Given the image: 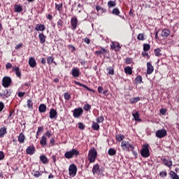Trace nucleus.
Returning <instances> with one entry per match:
<instances>
[{
  "label": "nucleus",
  "instance_id": "obj_41",
  "mask_svg": "<svg viewBox=\"0 0 179 179\" xmlns=\"http://www.w3.org/2000/svg\"><path fill=\"white\" fill-rule=\"evenodd\" d=\"M150 50V45L148 43L143 44V51H149Z\"/></svg>",
  "mask_w": 179,
  "mask_h": 179
},
{
  "label": "nucleus",
  "instance_id": "obj_30",
  "mask_svg": "<svg viewBox=\"0 0 179 179\" xmlns=\"http://www.w3.org/2000/svg\"><path fill=\"white\" fill-rule=\"evenodd\" d=\"M27 106L29 110H33V101H31V99H28L27 101Z\"/></svg>",
  "mask_w": 179,
  "mask_h": 179
},
{
  "label": "nucleus",
  "instance_id": "obj_58",
  "mask_svg": "<svg viewBox=\"0 0 179 179\" xmlns=\"http://www.w3.org/2000/svg\"><path fill=\"white\" fill-rule=\"evenodd\" d=\"M57 26H58L59 27H62V20H59L57 21Z\"/></svg>",
  "mask_w": 179,
  "mask_h": 179
},
{
  "label": "nucleus",
  "instance_id": "obj_17",
  "mask_svg": "<svg viewBox=\"0 0 179 179\" xmlns=\"http://www.w3.org/2000/svg\"><path fill=\"white\" fill-rule=\"evenodd\" d=\"M170 33H171L170 30H169L167 29H165L162 31L161 36L164 38H167V37H169L170 36Z\"/></svg>",
  "mask_w": 179,
  "mask_h": 179
},
{
  "label": "nucleus",
  "instance_id": "obj_43",
  "mask_svg": "<svg viewBox=\"0 0 179 179\" xmlns=\"http://www.w3.org/2000/svg\"><path fill=\"white\" fill-rule=\"evenodd\" d=\"M113 15H116V16H118L120 15V10H118L117 8H115L112 10Z\"/></svg>",
  "mask_w": 179,
  "mask_h": 179
},
{
  "label": "nucleus",
  "instance_id": "obj_57",
  "mask_svg": "<svg viewBox=\"0 0 179 179\" xmlns=\"http://www.w3.org/2000/svg\"><path fill=\"white\" fill-rule=\"evenodd\" d=\"M24 94H26V92H18L17 96L18 97H23V96H24Z\"/></svg>",
  "mask_w": 179,
  "mask_h": 179
},
{
  "label": "nucleus",
  "instance_id": "obj_9",
  "mask_svg": "<svg viewBox=\"0 0 179 179\" xmlns=\"http://www.w3.org/2000/svg\"><path fill=\"white\" fill-rule=\"evenodd\" d=\"M49 117L50 120H57L58 117V113L57 110H55V109H50L49 112Z\"/></svg>",
  "mask_w": 179,
  "mask_h": 179
},
{
  "label": "nucleus",
  "instance_id": "obj_38",
  "mask_svg": "<svg viewBox=\"0 0 179 179\" xmlns=\"http://www.w3.org/2000/svg\"><path fill=\"white\" fill-rule=\"evenodd\" d=\"M124 138H125V136L122 134H118L116 135V140L117 141V142H121Z\"/></svg>",
  "mask_w": 179,
  "mask_h": 179
},
{
  "label": "nucleus",
  "instance_id": "obj_61",
  "mask_svg": "<svg viewBox=\"0 0 179 179\" xmlns=\"http://www.w3.org/2000/svg\"><path fill=\"white\" fill-rule=\"evenodd\" d=\"M103 90L101 87H98V93L103 94Z\"/></svg>",
  "mask_w": 179,
  "mask_h": 179
},
{
  "label": "nucleus",
  "instance_id": "obj_10",
  "mask_svg": "<svg viewBox=\"0 0 179 179\" xmlns=\"http://www.w3.org/2000/svg\"><path fill=\"white\" fill-rule=\"evenodd\" d=\"M71 29L73 31L76 30V27L78 26V18H76V17H71Z\"/></svg>",
  "mask_w": 179,
  "mask_h": 179
},
{
  "label": "nucleus",
  "instance_id": "obj_55",
  "mask_svg": "<svg viewBox=\"0 0 179 179\" xmlns=\"http://www.w3.org/2000/svg\"><path fill=\"white\" fill-rule=\"evenodd\" d=\"M160 113L161 114H162V115H166V113H167V110L162 108L160 110Z\"/></svg>",
  "mask_w": 179,
  "mask_h": 179
},
{
  "label": "nucleus",
  "instance_id": "obj_60",
  "mask_svg": "<svg viewBox=\"0 0 179 179\" xmlns=\"http://www.w3.org/2000/svg\"><path fill=\"white\" fill-rule=\"evenodd\" d=\"M3 157H5V155H3V152L0 151V160H3Z\"/></svg>",
  "mask_w": 179,
  "mask_h": 179
},
{
  "label": "nucleus",
  "instance_id": "obj_45",
  "mask_svg": "<svg viewBox=\"0 0 179 179\" xmlns=\"http://www.w3.org/2000/svg\"><path fill=\"white\" fill-rule=\"evenodd\" d=\"M106 70L108 71V73L109 75H114V69L112 67H108L106 69Z\"/></svg>",
  "mask_w": 179,
  "mask_h": 179
},
{
  "label": "nucleus",
  "instance_id": "obj_44",
  "mask_svg": "<svg viewBox=\"0 0 179 179\" xmlns=\"http://www.w3.org/2000/svg\"><path fill=\"white\" fill-rule=\"evenodd\" d=\"M47 61H48V64L49 65H51V64H52V62H54V57H47Z\"/></svg>",
  "mask_w": 179,
  "mask_h": 179
},
{
  "label": "nucleus",
  "instance_id": "obj_19",
  "mask_svg": "<svg viewBox=\"0 0 179 179\" xmlns=\"http://www.w3.org/2000/svg\"><path fill=\"white\" fill-rule=\"evenodd\" d=\"M35 30H36V31H44L45 30V27H44V24H37Z\"/></svg>",
  "mask_w": 179,
  "mask_h": 179
},
{
  "label": "nucleus",
  "instance_id": "obj_62",
  "mask_svg": "<svg viewBox=\"0 0 179 179\" xmlns=\"http://www.w3.org/2000/svg\"><path fill=\"white\" fill-rule=\"evenodd\" d=\"M125 62H126V64H131V62H132V59L127 58L125 59Z\"/></svg>",
  "mask_w": 179,
  "mask_h": 179
},
{
  "label": "nucleus",
  "instance_id": "obj_31",
  "mask_svg": "<svg viewBox=\"0 0 179 179\" xmlns=\"http://www.w3.org/2000/svg\"><path fill=\"white\" fill-rule=\"evenodd\" d=\"M169 176H171L172 179H179L178 175H177V173L173 171H170Z\"/></svg>",
  "mask_w": 179,
  "mask_h": 179
},
{
  "label": "nucleus",
  "instance_id": "obj_7",
  "mask_svg": "<svg viewBox=\"0 0 179 179\" xmlns=\"http://www.w3.org/2000/svg\"><path fill=\"white\" fill-rule=\"evenodd\" d=\"M12 83V80L9 77H4L2 79V85L3 87H9Z\"/></svg>",
  "mask_w": 179,
  "mask_h": 179
},
{
  "label": "nucleus",
  "instance_id": "obj_18",
  "mask_svg": "<svg viewBox=\"0 0 179 179\" xmlns=\"http://www.w3.org/2000/svg\"><path fill=\"white\" fill-rule=\"evenodd\" d=\"M75 85H78V86H81V87H84V89H86V90H88L89 92H94V90L92 89L89 88L86 85H83L78 81H74Z\"/></svg>",
  "mask_w": 179,
  "mask_h": 179
},
{
  "label": "nucleus",
  "instance_id": "obj_2",
  "mask_svg": "<svg viewBox=\"0 0 179 179\" xmlns=\"http://www.w3.org/2000/svg\"><path fill=\"white\" fill-rule=\"evenodd\" d=\"M78 155H79V151L72 149L71 150L65 152L64 157H66V159H72L73 156H78Z\"/></svg>",
  "mask_w": 179,
  "mask_h": 179
},
{
  "label": "nucleus",
  "instance_id": "obj_4",
  "mask_svg": "<svg viewBox=\"0 0 179 179\" xmlns=\"http://www.w3.org/2000/svg\"><path fill=\"white\" fill-rule=\"evenodd\" d=\"M123 150H134V145L130 144L128 141H123L121 144Z\"/></svg>",
  "mask_w": 179,
  "mask_h": 179
},
{
  "label": "nucleus",
  "instance_id": "obj_25",
  "mask_svg": "<svg viewBox=\"0 0 179 179\" xmlns=\"http://www.w3.org/2000/svg\"><path fill=\"white\" fill-rule=\"evenodd\" d=\"M40 160L43 164H47V163H48V159L45 155H41Z\"/></svg>",
  "mask_w": 179,
  "mask_h": 179
},
{
  "label": "nucleus",
  "instance_id": "obj_21",
  "mask_svg": "<svg viewBox=\"0 0 179 179\" xmlns=\"http://www.w3.org/2000/svg\"><path fill=\"white\" fill-rule=\"evenodd\" d=\"M24 139H26V136L23 133H20L18 136V142L20 143H24Z\"/></svg>",
  "mask_w": 179,
  "mask_h": 179
},
{
  "label": "nucleus",
  "instance_id": "obj_20",
  "mask_svg": "<svg viewBox=\"0 0 179 179\" xmlns=\"http://www.w3.org/2000/svg\"><path fill=\"white\" fill-rule=\"evenodd\" d=\"M38 38L41 44H44V43H45V38H47V36H45L43 33H39Z\"/></svg>",
  "mask_w": 179,
  "mask_h": 179
},
{
  "label": "nucleus",
  "instance_id": "obj_64",
  "mask_svg": "<svg viewBox=\"0 0 179 179\" xmlns=\"http://www.w3.org/2000/svg\"><path fill=\"white\" fill-rule=\"evenodd\" d=\"M84 41L86 43V44H90V40L88 38H85Z\"/></svg>",
  "mask_w": 179,
  "mask_h": 179
},
{
  "label": "nucleus",
  "instance_id": "obj_26",
  "mask_svg": "<svg viewBox=\"0 0 179 179\" xmlns=\"http://www.w3.org/2000/svg\"><path fill=\"white\" fill-rule=\"evenodd\" d=\"M136 85H141V83H143V78H142L141 76H138L136 79Z\"/></svg>",
  "mask_w": 179,
  "mask_h": 179
},
{
  "label": "nucleus",
  "instance_id": "obj_28",
  "mask_svg": "<svg viewBox=\"0 0 179 179\" xmlns=\"http://www.w3.org/2000/svg\"><path fill=\"white\" fill-rule=\"evenodd\" d=\"M38 110L40 113H45V110H47V106L44 103H42L39 106Z\"/></svg>",
  "mask_w": 179,
  "mask_h": 179
},
{
  "label": "nucleus",
  "instance_id": "obj_35",
  "mask_svg": "<svg viewBox=\"0 0 179 179\" xmlns=\"http://www.w3.org/2000/svg\"><path fill=\"white\" fill-rule=\"evenodd\" d=\"M6 134V127H1L0 129V138H3V136Z\"/></svg>",
  "mask_w": 179,
  "mask_h": 179
},
{
  "label": "nucleus",
  "instance_id": "obj_46",
  "mask_svg": "<svg viewBox=\"0 0 179 179\" xmlns=\"http://www.w3.org/2000/svg\"><path fill=\"white\" fill-rule=\"evenodd\" d=\"M62 8V3L57 4L55 3V9L59 12H61V9Z\"/></svg>",
  "mask_w": 179,
  "mask_h": 179
},
{
  "label": "nucleus",
  "instance_id": "obj_40",
  "mask_svg": "<svg viewBox=\"0 0 179 179\" xmlns=\"http://www.w3.org/2000/svg\"><path fill=\"white\" fill-rule=\"evenodd\" d=\"M116 3L114 1H110L108 2V8H114L115 6Z\"/></svg>",
  "mask_w": 179,
  "mask_h": 179
},
{
  "label": "nucleus",
  "instance_id": "obj_51",
  "mask_svg": "<svg viewBox=\"0 0 179 179\" xmlns=\"http://www.w3.org/2000/svg\"><path fill=\"white\" fill-rule=\"evenodd\" d=\"M64 99L65 100H71V94H68V92L64 93Z\"/></svg>",
  "mask_w": 179,
  "mask_h": 179
},
{
  "label": "nucleus",
  "instance_id": "obj_14",
  "mask_svg": "<svg viewBox=\"0 0 179 179\" xmlns=\"http://www.w3.org/2000/svg\"><path fill=\"white\" fill-rule=\"evenodd\" d=\"M9 96H10V92H8V90H2L0 92V96L2 97V99H6V98L9 97Z\"/></svg>",
  "mask_w": 179,
  "mask_h": 179
},
{
  "label": "nucleus",
  "instance_id": "obj_3",
  "mask_svg": "<svg viewBox=\"0 0 179 179\" xmlns=\"http://www.w3.org/2000/svg\"><path fill=\"white\" fill-rule=\"evenodd\" d=\"M141 155L143 157H149L150 152L149 151V144H145L141 150Z\"/></svg>",
  "mask_w": 179,
  "mask_h": 179
},
{
  "label": "nucleus",
  "instance_id": "obj_23",
  "mask_svg": "<svg viewBox=\"0 0 179 179\" xmlns=\"http://www.w3.org/2000/svg\"><path fill=\"white\" fill-rule=\"evenodd\" d=\"M13 71H14V72H15V74L17 76V78H20V76H22V73L20 72V70H19L18 66L13 67Z\"/></svg>",
  "mask_w": 179,
  "mask_h": 179
},
{
  "label": "nucleus",
  "instance_id": "obj_34",
  "mask_svg": "<svg viewBox=\"0 0 179 179\" xmlns=\"http://www.w3.org/2000/svg\"><path fill=\"white\" fill-rule=\"evenodd\" d=\"M124 72L127 75H132V69L129 66H127L124 68Z\"/></svg>",
  "mask_w": 179,
  "mask_h": 179
},
{
  "label": "nucleus",
  "instance_id": "obj_16",
  "mask_svg": "<svg viewBox=\"0 0 179 179\" xmlns=\"http://www.w3.org/2000/svg\"><path fill=\"white\" fill-rule=\"evenodd\" d=\"M29 65L31 68H35V66H36L37 62H36L34 57H29Z\"/></svg>",
  "mask_w": 179,
  "mask_h": 179
},
{
  "label": "nucleus",
  "instance_id": "obj_49",
  "mask_svg": "<svg viewBox=\"0 0 179 179\" xmlns=\"http://www.w3.org/2000/svg\"><path fill=\"white\" fill-rule=\"evenodd\" d=\"M103 121H104V117L103 116H100L96 118V122H98V124H100V122H103Z\"/></svg>",
  "mask_w": 179,
  "mask_h": 179
},
{
  "label": "nucleus",
  "instance_id": "obj_53",
  "mask_svg": "<svg viewBox=\"0 0 179 179\" xmlns=\"http://www.w3.org/2000/svg\"><path fill=\"white\" fill-rule=\"evenodd\" d=\"M68 47H69V50H71V51L72 52H73V51H75V50H76V49L75 48V47H74L73 45H69Z\"/></svg>",
  "mask_w": 179,
  "mask_h": 179
},
{
  "label": "nucleus",
  "instance_id": "obj_50",
  "mask_svg": "<svg viewBox=\"0 0 179 179\" xmlns=\"http://www.w3.org/2000/svg\"><path fill=\"white\" fill-rule=\"evenodd\" d=\"M92 108V106L90 104H86L84 106V110L85 111H89Z\"/></svg>",
  "mask_w": 179,
  "mask_h": 179
},
{
  "label": "nucleus",
  "instance_id": "obj_32",
  "mask_svg": "<svg viewBox=\"0 0 179 179\" xmlns=\"http://www.w3.org/2000/svg\"><path fill=\"white\" fill-rule=\"evenodd\" d=\"M155 57H162V49L157 48L154 50Z\"/></svg>",
  "mask_w": 179,
  "mask_h": 179
},
{
  "label": "nucleus",
  "instance_id": "obj_15",
  "mask_svg": "<svg viewBox=\"0 0 179 179\" xmlns=\"http://www.w3.org/2000/svg\"><path fill=\"white\" fill-rule=\"evenodd\" d=\"M110 47L112 50H114L115 51H120L121 46H120V43L118 42H112Z\"/></svg>",
  "mask_w": 179,
  "mask_h": 179
},
{
  "label": "nucleus",
  "instance_id": "obj_11",
  "mask_svg": "<svg viewBox=\"0 0 179 179\" xmlns=\"http://www.w3.org/2000/svg\"><path fill=\"white\" fill-rule=\"evenodd\" d=\"M26 153L27 155H34V153H36V148L34 147V145H29L27 147V150H26Z\"/></svg>",
  "mask_w": 179,
  "mask_h": 179
},
{
  "label": "nucleus",
  "instance_id": "obj_39",
  "mask_svg": "<svg viewBox=\"0 0 179 179\" xmlns=\"http://www.w3.org/2000/svg\"><path fill=\"white\" fill-rule=\"evenodd\" d=\"M40 132H44V127H38V131H36V138H38V135H40Z\"/></svg>",
  "mask_w": 179,
  "mask_h": 179
},
{
  "label": "nucleus",
  "instance_id": "obj_48",
  "mask_svg": "<svg viewBox=\"0 0 179 179\" xmlns=\"http://www.w3.org/2000/svg\"><path fill=\"white\" fill-rule=\"evenodd\" d=\"M159 176H160V177H162V178H165V177H167V172L163 171L160 172Z\"/></svg>",
  "mask_w": 179,
  "mask_h": 179
},
{
  "label": "nucleus",
  "instance_id": "obj_36",
  "mask_svg": "<svg viewBox=\"0 0 179 179\" xmlns=\"http://www.w3.org/2000/svg\"><path fill=\"white\" fill-rule=\"evenodd\" d=\"M92 128V129H94V131H99L100 125H99V123L93 122Z\"/></svg>",
  "mask_w": 179,
  "mask_h": 179
},
{
  "label": "nucleus",
  "instance_id": "obj_5",
  "mask_svg": "<svg viewBox=\"0 0 179 179\" xmlns=\"http://www.w3.org/2000/svg\"><path fill=\"white\" fill-rule=\"evenodd\" d=\"M69 176L71 177H75L76 176V173L78 172V168L76 167V165L71 164L69 167Z\"/></svg>",
  "mask_w": 179,
  "mask_h": 179
},
{
  "label": "nucleus",
  "instance_id": "obj_42",
  "mask_svg": "<svg viewBox=\"0 0 179 179\" xmlns=\"http://www.w3.org/2000/svg\"><path fill=\"white\" fill-rule=\"evenodd\" d=\"M135 121H138V122H142V119L139 118V113H135Z\"/></svg>",
  "mask_w": 179,
  "mask_h": 179
},
{
  "label": "nucleus",
  "instance_id": "obj_37",
  "mask_svg": "<svg viewBox=\"0 0 179 179\" xmlns=\"http://www.w3.org/2000/svg\"><path fill=\"white\" fill-rule=\"evenodd\" d=\"M108 153L109 156H114V155H115V153H117V151L113 148H110L108 151Z\"/></svg>",
  "mask_w": 179,
  "mask_h": 179
},
{
  "label": "nucleus",
  "instance_id": "obj_59",
  "mask_svg": "<svg viewBox=\"0 0 179 179\" xmlns=\"http://www.w3.org/2000/svg\"><path fill=\"white\" fill-rule=\"evenodd\" d=\"M3 107H5V105L1 101H0V113L2 111V110H3Z\"/></svg>",
  "mask_w": 179,
  "mask_h": 179
},
{
  "label": "nucleus",
  "instance_id": "obj_8",
  "mask_svg": "<svg viewBox=\"0 0 179 179\" xmlns=\"http://www.w3.org/2000/svg\"><path fill=\"white\" fill-rule=\"evenodd\" d=\"M82 114H83V109L81 108H75L73 110V117L75 118H79Z\"/></svg>",
  "mask_w": 179,
  "mask_h": 179
},
{
  "label": "nucleus",
  "instance_id": "obj_56",
  "mask_svg": "<svg viewBox=\"0 0 179 179\" xmlns=\"http://www.w3.org/2000/svg\"><path fill=\"white\" fill-rule=\"evenodd\" d=\"M22 47H23V44L22 43L17 44L15 46V50H19V48H22Z\"/></svg>",
  "mask_w": 179,
  "mask_h": 179
},
{
  "label": "nucleus",
  "instance_id": "obj_1",
  "mask_svg": "<svg viewBox=\"0 0 179 179\" xmlns=\"http://www.w3.org/2000/svg\"><path fill=\"white\" fill-rule=\"evenodd\" d=\"M96 157H97V151L94 148L90 149L88 153L90 163H94L96 162Z\"/></svg>",
  "mask_w": 179,
  "mask_h": 179
},
{
  "label": "nucleus",
  "instance_id": "obj_47",
  "mask_svg": "<svg viewBox=\"0 0 179 179\" xmlns=\"http://www.w3.org/2000/svg\"><path fill=\"white\" fill-rule=\"evenodd\" d=\"M138 40H141L143 41L145 40V35L143 34H139L137 36Z\"/></svg>",
  "mask_w": 179,
  "mask_h": 179
},
{
  "label": "nucleus",
  "instance_id": "obj_29",
  "mask_svg": "<svg viewBox=\"0 0 179 179\" xmlns=\"http://www.w3.org/2000/svg\"><path fill=\"white\" fill-rule=\"evenodd\" d=\"M14 9H15V12H16L17 13H19L22 12V10H23V8L20 5L14 6Z\"/></svg>",
  "mask_w": 179,
  "mask_h": 179
},
{
  "label": "nucleus",
  "instance_id": "obj_13",
  "mask_svg": "<svg viewBox=\"0 0 179 179\" xmlns=\"http://www.w3.org/2000/svg\"><path fill=\"white\" fill-rule=\"evenodd\" d=\"M71 75L73 78H79L80 75V71H79V69L78 68H73L71 70Z\"/></svg>",
  "mask_w": 179,
  "mask_h": 179
},
{
  "label": "nucleus",
  "instance_id": "obj_6",
  "mask_svg": "<svg viewBox=\"0 0 179 179\" xmlns=\"http://www.w3.org/2000/svg\"><path fill=\"white\" fill-rule=\"evenodd\" d=\"M157 138L162 139V138H164V136H167V130L162 129L157 130L155 134Z\"/></svg>",
  "mask_w": 179,
  "mask_h": 179
},
{
  "label": "nucleus",
  "instance_id": "obj_54",
  "mask_svg": "<svg viewBox=\"0 0 179 179\" xmlns=\"http://www.w3.org/2000/svg\"><path fill=\"white\" fill-rule=\"evenodd\" d=\"M51 132H50L49 131H46L44 134V136H47V138H50L51 136Z\"/></svg>",
  "mask_w": 179,
  "mask_h": 179
},
{
  "label": "nucleus",
  "instance_id": "obj_12",
  "mask_svg": "<svg viewBox=\"0 0 179 179\" xmlns=\"http://www.w3.org/2000/svg\"><path fill=\"white\" fill-rule=\"evenodd\" d=\"M153 71H155V67L152 65V63H147V75H152L153 73Z\"/></svg>",
  "mask_w": 179,
  "mask_h": 179
},
{
  "label": "nucleus",
  "instance_id": "obj_22",
  "mask_svg": "<svg viewBox=\"0 0 179 179\" xmlns=\"http://www.w3.org/2000/svg\"><path fill=\"white\" fill-rule=\"evenodd\" d=\"M100 171V166H99V164H95L94 165L93 168H92V173L94 175L97 174Z\"/></svg>",
  "mask_w": 179,
  "mask_h": 179
},
{
  "label": "nucleus",
  "instance_id": "obj_33",
  "mask_svg": "<svg viewBox=\"0 0 179 179\" xmlns=\"http://www.w3.org/2000/svg\"><path fill=\"white\" fill-rule=\"evenodd\" d=\"M32 176H34V177H35L36 178H38L41 176V173H40V171H32L31 172Z\"/></svg>",
  "mask_w": 179,
  "mask_h": 179
},
{
  "label": "nucleus",
  "instance_id": "obj_63",
  "mask_svg": "<svg viewBox=\"0 0 179 179\" xmlns=\"http://www.w3.org/2000/svg\"><path fill=\"white\" fill-rule=\"evenodd\" d=\"M11 66H12V64H10V63H7L6 65V68L7 69H10Z\"/></svg>",
  "mask_w": 179,
  "mask_h": 179
},
{
  "label": "nucleus",
  "instance_id": "obj_24",
  "mask_svg": "<svg viewBox=\"0 0 179 179\" xmlns=\"http://www.w3.org/2000/svg\"><path fill=\"white\" fill-rule=\"evenodd\" d=\"M40 144L41 146H47V137L45 136H43L41 139L40 140Z\"/></svg>",
  "mask_w": 179,
  "mask_h": 179
},
{
  "label": "nucleus",
  "instance_id": "obj_27",
  "mask_svg": "<svg viewBox=\"0 0 179 179\" xmlns=\"http://www.w3.org/2000/svg\"><path fill=\"white\" fill-rule=\"evenodd\" d=\"M162 162L164 163L165 166H167V167H171V166H173V162L169 161L166 158H164Z\"/></svg>",
  "mask_w": 179,
  "mask_h": 179
},
{
  "label": "nucleus",
  "instance_id": "obj_52",
  "mask_svg": "<svg viewBox=\"0 0 179 179\" xmlns=\"http://www.w3.org/2000/svg\"><path fill=\"white\" fill-rule=\"evenodd\" d=\"M78 125L79 129H85V124H83L82 122H79Z\"/></svg>",
  "mask_w": 179,
  "mask_h": 179
}]
</instances>
